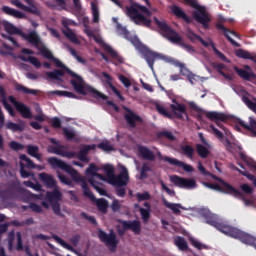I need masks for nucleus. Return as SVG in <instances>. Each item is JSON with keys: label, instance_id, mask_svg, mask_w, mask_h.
Wrapping results in <instances>:
<instances>
[{"label": "nucleus", "instance_id": "b1692460", "mask_svg": "<svg viewBox=\"0 0 256 256\" xmlns=\"http://www.w3.org/2000/svg\"><path fill=\"white\" fill-rule=\"evenodd\" d=\"M62 199H63V193L59 191L58 187L54 188L53 191L46 192V201H48V203H58Z\"/></svg>", "mask_w": 256, "mask_h": 256}, {"label": "nucleus", "instance_id": "c9c22d12", "mask_svg": "<svg viewBox=\"0 0 256 256\" xmlns=\"http://www.w3.org/2000/svg\"><path fill=\"white\" fill-rule=\"evenodd\" d=\"M15 91H20L21 93H24V95H39V90L27 88L19 83L15 84Z\"/></svg>", "mask_w": 256, "mask_h": 256}, {"label": "nucleus", "instance_id": "e2e57ef3", "mask_svg": "<svg viewBox=\"0 0 256 256\" xmlns=\"http://www.w3.org/2000/svg\"><path fill=\"white\" fill-rule=\"evenodd\" d=\"M68 51H69L70 55H72V57H75V59L78 63H82L84 65L85 59H83L81 56H79V54H77V51L73 47L68 46Z\"/></svg>", "mask_w": 256, "mask_h": 256}, {"label": "nucleus", "instance_id": "6e6552de", "mask_svg": "<svg viewBox=\"0 0 256 256\" xmlns=\"http://www.w3.org/2000/svg\"><path fill=\"white\" fill-rule=\"evenodd\" d=\"M134 47L137 51H139V53H141V55H143L146 63L148 64V67L153 69V66L155 65V59H157V57H161V54L149 50L147 46L141 43V40Z\"/></svg>", "mask_w": 256, "mask_h": 256}, {"label": "nucleus", "instance_id": "8fccbe9b", "mask_svg": "<svg viewBox=\"0 0 256 256\" xmlns=\"http://www.w3.org/2000/svg\"><path fill=\"white\" fill-rule=\"evenodd\" d=\"M196 151L199 157L202 159H206V157L209 155V149L203 146V144H196Z\"/></svg>", "mask_w": 256, "mask_h": 256}, {"label": "nucleus", "instance_id": "f03ea898", "mask_svg": "<svg viewBox=\"0 0 256 256\" xmlns=\"http://www.w3.org/2000/svg\"><path fill=\"white\" fill-rule=\"evenodd\" d=\"M154 22L158 27L161 35L164 36L165 39H168L170 43H173L174 45H179V47H182V49H185L187 53H190L192 55L193 53L197 52L193 46H191L190 44H186L185 40H183L179 33L171 28V26H169L166 21H161L157 17H154Z\"/></svg>", "mask_w": 256, "mask_h": 256}, {"label": "nucleus", "instance_id": "f3484780", "mask_svg": "<svg viewBox=\"0 0 256 256\" xmlns=\"http://www.w3.org/2000/svg\"><path fill=\"white\" fill-rule=\"evenodd\" d=\"M159 159L160 161H165L166 163H169L170 165H174L175 167H182L186 171V173H193L194 168L193 166L186 164L182 161H179L176 158H171L169 156H162L161 153H159Z\"/></svg>", "mask_w": 256, "mask_h": 256}, {"label": "nucleus", "instance_id": "cd10ccee", "mask_svg": "<svg viewBox=\"0 0 256 256\" xmlns=\"http://www.w3.org/2000/svg\"><path fill=\"white\" fill-rule=\"evenodd\" d=\"M103 77L106 79L105 83L110 87V89L113 91V93L116 94L117 97L120 98L121 101H125V98L123 95H121V92L113 85V78H111V75H109L107 72L102 73Z\"/></svg>", "mask_w": 256, "mask_h": 256}, {"label": "nucleus", "instance_id": "20e7f679", "mask_svg": "<svg viewBox=\"0 0 256 256\" xmlns=\"http://www.w3.org/2000/svg\"><path fill=\"white\" fill-rule=\"evenodd\" d=\"M185 5H189L195 9L193 11V18L197 23L203 26V29H209V24L211 23V16H209V12H207V8L205 6L199 5L197 0H184Z\"/></svg>", "mask_w": 256, "mask_h": 256}, {"label": "nucleus", "instance_id": "2eb2a0df", "mask_svg": "<svg viewBox=\"0 0 256 256\" xmlns=\"http://www.w3.org/2000/svg\"><path fill=\"white\" fill-rule=\"evenodd\" d=\"M8 101L14 105L16 111L20 113L23 119H33V113L31 112V108H29L25 103L17 101L14 96H9Z\"/></svg>", "mask_w": 256, "mask_h": 256}, {"label": "nucleus", "instance_id": "79ce46f5", "mask_svg": "<svg viewBox=\"0 0 256 256\" xmlns=\"http://www.w3.org/2000/svg\"><path fill=\"white\" fill-rule=\"evenodd\" d=\"M27 153L31 157H35L38 161H41V154H39V146L28 145Z\"/></svg>", "mask_w": 256, "mask_h": 256}, {"label": "nucleus", "instance_id": "13d9d810", "mask_svg": "<svg viewBox=\"0 0 256 256\" xmlns=\"http://www.w3.org/2000/svg\"><path fill=\"white\" fill-rule=\"evenodd\" d=\"M135 197H136L137 201L139 203H141L142 201H149L151 199V194H149V192H147V191H145L143 193L138 192L135 194Z\"/></svg>", "mask_w": 256, "mask_h": 256}, {"label": "nucleus", "instance_id": "9d476101", "mask_svg": "<svg viewBox=\"0 0 256 256\" xmlns=\"http://www.w3.org/2000/svg\"><path fill=\"white\" fill-rule=\"evenodd\" d=\"M127 17H130L136 25H143L144 27H151V20L147 19L143 14L139 13V10L135 7H126L125 11Z\"/></svg>", "mask_w": 256, "mask_h": 256}, {"label": "nucleus", "instance_id": "c85d7f7f", "mask_svg": "<svg viewBox=\"0 0 256 256\" xmlns=\"http://www.w3.org/2000/svg\"><path fill=\"white\" fill-rule=\"evenodd\" d=\"M171 12L178 19H183V21H185V23H188V24L191 23V18L188 15H186L185 11H183V9H181V7H179L177 5H173L171 7Z\"/></svg>", "mask_w": 256, "mask_h": 256}, {"label": "nucleus", "instance_id": "a211bd4d", "mask_svg": "<svg viewBox=\"0 0 256 256\" xmlns=\"http://www.w3.org/2000/svg\"><path fill=\"white\" fill-rule=\"evenodd\" d=\"M173 103L174 104H170L172 118L183 119V117H187V106L177 102V100H173Z\"/></svg>", "mask_w": 256, "mask_h": 256}, {"label": "nucleus", "instance_id": "4c0bfd02", "mask_svg": "<svg viewBox=\"0 0 256 256\" xmlns=\"http://www.w3.org/2000/svg\"><path fill=\"white\" fill-rule=\"evenodd\" d=\"M20 160L23 161L24 164V168L26 167V169H39V166L36 165L33 160H31L29 157H27V155L22 154L20 155Z\"/></svg>", "mask_w": 256, "mask_h": 256}, {"label": "nucleus", "instance_id": "69168bd1", "mask_svg": "<svg viewBox=\"0 0 256 256\" xmlns=\"http://www.w3.org/2000/svg\"><path fill=\"white\" fill-rule=\"evenodd\" d=\"M58 179H60L61 183H63L64 185H68V187H73V181L69 177L61 174V172H58Z\"/></svg>", "mask_w": 256, "mask_h": 256}, {"label": "nucleus", "instance_id": "4468645a", "mask_svg": "<svg viewBox=\"0 0 256 256\" xmlns=\"http://www.w3.org/2000/svg\"><path fill=\"white\" fill-rule=\"evenodd\" d=\"M170 181L180 189H196L197 188V181H195L194 179L183 178L178 175H173L170 177Z\"/></svg>", "mask_w": 256, "mask_h": 256}, {"label": "nucleus", "instance_id": "473e14b6", "mask_svg": "<svg viewBox=\"0 0 256 256\" xmlns=\"http://www.w3.org/2000/svg\"><path fill=\"white\" fill-rule=\"evenodd\" d=\"M138 152L140 153L141 157L146 161H155V154L149 148L145 146H140L138 148Z\"/></svg>", "mask_w": 256, "mask_h": 256}, {"label": "nucleus", "instance_id": "3c124183", "mask_svg": "<svg viewBox=\"0 0 256 256\" xmlns=\"http://www.w3.org/2000/svg\"><path fill=\"white\" fill-rule=\"evenodd\" d=\"M235 171H238V173H240V175H243L244 177H247V179H249V181H252L253 185L256 187V177L255 175L247 172V170H241L237 167H234Z\"/></svg>", "mask_w": 256, "mask_h": 256}, {"label": "nucleus", "instance_id": "864d4df0", "mask_svg": "<svg viewBox=\"0 0 256 256\" xmlns=\"http://www.w3.org/2000/svg\"><path fill=\"white\" fill-rule=\"evenodd\" d=\"M126 7H134L136 11H141V13H144V15H147V17H151V11H149L147 7L141 4L132 3L131 6H126Z\"/></svg>", "mask_w": 256, "mask_h": 256}, {"label": "nucleus", "instance_id": "49530a36", "mask_svg": "<svg viewBox=\"0 0 256 256\" xmlns=\"http://www.w3.org/2000/svg\"><path fill=\"white\" fill-rule=\"evenodd\" d=\"M183 155L188 157V159H193V156L195 155V148L191 145H184L181 147Z\"/></svg>", "mask_w": 256, "mask_h": 256}, {"label": "nucleus", "instance_id": "39448f33", "mask_svg": "<svg viewBox=\"0 0 256 256\" xmlns=\"http://www.w3.org/2000/svg\"><path fill=\"white\" fill-rule=\"evenodd\" d=\"M104 171L110 185H113V187H127V183H129V172L127 168H123L118 175H115V168L107 164L104 166Z\"/></svg>", "mask_w": 256, "mask_h": 256}, {"label": "nucleus", "instance_id": "0eeeda50", "mask_svg": "<svg viewBox=\"0 0 256 256\" xmlns=\"http://www.w3.org/2000/svg\"><path fill=\"white\" fill-rule=\"evenodd\" d=\"M186 37L191 41V43H195L196 41H199L203 47H211L217 56L218 59H221V61H224V63H231V60L225 56L217 47L215 46V43L213 41L207 42L205 41L201 36L197 35L191 28H187L186 30Z\"/></svg>", "mask_w": 256, "mask_h": 256}, {"label": "nucleus", "instance_id": "4be33fe9", "mask_svg": "<svg viewBox=\"0 0 256 256\" xmlns=\"http://www.w3.org/2000/svg\"><path fill=\"white\" fill-rule=\"evenodd\" d=\"M206 117L210 121H214V123L217 125V127H220V129H223V124H221L219 121L225 122L227 120V115L221 112H208Z\"/></svg>", "mask_w": 256, "mask_h": 256}, {"label": "nucleus", "instance_id": "1a4fd4ad", "mask_svg": "<svg viewBox=\"0 0 256 256\" xmlns=\"http://www.w3.org/2000/svg\"><path fill=\"white\" fill-rule=\"evenodd\" d=\"M99 171V168L95 163H92L89 165V167L86 169V175H91V178L88 179V183H90L91 187L99 193V195L107 196V190L102 188L97 180H95V174Z\"/></svg>", "mask_w": 256, "mask_h": 256}, {"label": "nucleus", "instance_id": "a878e982", "mask_svg": "<svg viewBox=\"0 0 256 256\" xmlns=\"http://www.w3.org/2000/svg\"><path fill=\"white\" fill-rule=\"evenodd\" d=\"M2 13L5 15H9L10 17H15V19H27V15L25 13L16 10L14 8H11L9 6H2L1 8Z\"/></svg>", "mask_w": 256, "mask_h": 256}, {"label": "nucleus", "instance_id": "680f3d73", "mask_svg": "<svg viewBox=\"0 0 256 256\" xmlns=\"http://www.w3.org/2000/svg\"><path fill=\"white\" fill-rule=\"evenodd\" d=\"M20 175L22 179H29V177H33V173L25 170V164L20 162Z\"/></svg>", "mask_w": 256, "mask_h": 256}, {"label": "nucleus", "instance_id": "603ef678", "mask_svg": "<svg viewBox=\"0 0 256 256\" xmlns=\"http://www.w3.org/2000/svg\"><path fill=\"white\" fill-rule=\"evenodd\" d=\"M203 186L207 187L208 189H212L213 191H220V193H225V186H221L219 184L203 182Z\"/></svg>", "mask_w": 256, "mask_h": 256}, {"label": "nucleus", "instance_id": "9b49d317", "mask_svg": "<svg viewBox=\"0 0 256 256\" xmlns=\"http://www.w3.org/2000/svg\"><path fill=\"white\" fill-rule=\"evenodd\" d=\"M24 2L27 3L28 6L21 3V1L19 0H11L10 3L15 7H18V9L25 11L26 13H30L31 15H36L37 17H41V10L35 4V0H24Z\"/></svg>", "mask_w": 256, "mask_h": 256}, {"label": "nucleus", "instance_id": "58836bf2", "mask_svg": "<svg viewBox=\"0 0 256 256\" xmlns=\"http://www.w3.org/2000/svg\"><path fill=\"white\" fill-rule=\"evenodd\" d=\"M155 109L159 113V115H162V117H166V119H173V114L165 109V107L159 103L155 104Z\"/></svg>", "mask_w": 256, "mask_h": 256}, {"label": "nucleus", "instance_id": "2f4dec72", "mask_svg": "<svg viewBox=\"0 0 256 256\" xmlns=\"http://www.w3.org/2000/svg\"><path fill=\"white\" fill-rule=\"evenodd\" d=\"M143 206L146 207V209L140 208L139 212L142 217L143 223H148L149 219L151 218V204L149 202H145Z\"/></svg>", "mask_w": 256, "mask_h": 256}, {"label": "nucleus", "instance_id": "774afa93", "mask_svg": "<svg viewBox=\"0 0 256 256\" xmlns=\"http://www.w3.org/2000/svg\"><path fill=\"white\" fill-rule=\"evenodd\" d=\"M243 102L248 107V109L253 111V113H256V103L255 102H253L251 99H249V97H244Z\"/></svg>", "mask_w": 256, "mask_h": 256}, {"label": "nucleus", "instance_id": "bf43d9fd", "mask_svg": "<svg viewBox=\"0 0 256 256\" xmlns=\"http://www.w3.org/2000/svg\"><path fill=\"white\" fill-rule=\"evenodd\" d=\"M97 147L98 149H101L102 151H106L107 153H109V151H115V148L113 147V145H111V143H109L108 141L99 143Z\"/></svg>", "mask_w": 256, "mask_h": 256}, {"label": "nucleus", "instance_id": "e433bc0d", "mask_svg": "<svg viewBox=\"0 0 256 256\" xmlns=\"http://www.w3.org/2000/svg\"><path fill=\"white\" fill-rule=\"evenodd\" d=\"M104 50L110 55V57H112V59H116L118 63H123L124 61L123 57L119 55V53H117V51H115L111 46H109L108 44H105Z\"/></svg>", "mask_w": 256, "mask_h": 256}, {"label": "nucleus", "instance_id": "393cba45", "mask_svg": "<svg viewBox=\"0 0 256 256\" xmlns=\"http://www.w3.org/2000/svg\"><path fill=\"white\" fill-rule=\"evenodd\" d=\"M96 145H84V147L77 153V156L79 161H83L84 163H89V157L87 155L90 151H93L96 149Z\"/></svg>", "mask_w": 256, "mask_h": 256}, {"label": "nucleus", "instance_id": "72a5a7b5", "mask_svg": "<svg viewBox=\"0 0 256 256\" xmlns=\"http://www.w3.org/2000/svg\"><path fill=\"white\" fill-rule=\"evenodd\" d=\"M162 203L164 206L167 207V209H170L174 213V215H181L180 209H183V206H181V204L171 203L165 198L162 199Z\"/></svg>", "mask_w": 256, "mask_h": 256}, {"label": "nucleus", "instance_id": "ea45409f", "mask_svg": "<svg viewBox=\"0 0 256 256\" xmlns=\"http://www.w3.org/2000/svg\"><path fill=\"white\" fill-rule=\"evenodd\" d=\"M176 247L180 249V251H188L189 245L187 244V241H185V238L178 236L174 241Z\"/></svg>", "mask_w": 256, "mask_h": 256}, {"label": "nucleus", "instance_id": "bb28decb", "mask_svg": "<svg viewBox=\"0 0 256 256\" xmlns=\"http://www.w3.org/2000/svg\"><path fill=\"white\" fill-rule=\"evenodd\" d=\"M39 179L46 185L47 189H55L57 187V182L53 176L47 173H40Z\"/></svg>", "mask_w": 256, "mask_h": 256}, {"label": "nucleus", "instance_id": "f704fd0d", "mask_svg": "<svg viewBox=\"0 0 256 256\" xmlns=\"http://www.w3.org/2000/svg\"><path fill=\"white\" fill-rule=\"evenodd\" d=\"M235 55L239 59H249L250 61H253V63H256V55H251L247 50L238 49L235 51Z\"/></svg>", "mask_w": 256, "mask_h": 256}, {"label": "nucleus", "instance_id": "dca6fc26", "mask_svg": "<svg viewBox=\"0 0 256 256\" xmlns=\"http://www.w3.org/2000/svg\"><path fill=\"white\" fill-rule=\"evenodd\" d=\"M207 177H211L212 179H214V181H218L219 183H221V185L224 187L225 193H227L228 195H233L234 197H243V193L239 191V189H236L231 184L225 182L223 179L219 178L217 175H214L210 172V174H208Z\"/></svg>", "mask_w": 256, "mask_h": 256}, {"label": "nucleus", "instance_id": "412c9836", "mask_svg": "<svg viewBox=\"0 0 256 256\" xmlns=\"http://www.w3.org/2000/svg\"><path fill=\"white\" fill-rule=\"evenodd\" d=\"M117 33L122 35L124 39H127V41H130L134 47L140 41L137 36L131 35V32H129V30H127V28L123 27L121 24H117Z\"/></svg>", "mask_w": 256, "mask_h": 256}, {"label": "nucleus", "instance_id": "09e8293b", "mask_svg": "<svg viewBox=\"0 0 256 256\" xmlns=\"http://www.w3.org/2000/svg\"><path fill=\"white\" fill-rule=\"evenodd\" d=\"M4 28H5V31L9 33V35H21L22 33L21 29L15 27V25L11 23L5 24Z\"/></svg>", "mask_w": 256, "mask_h": 256}, {"label": "nucleus", "instance_id": "338daca9", "mask_svg": "<svg viewBox=\"0 0 256 256\" xmlns=\"http://www.w3.org/2000/svg\"><path fill=\"white\" fill-rule=\"evenodd\" d=\"M63 135L66 137V141H73L75 139V132L69 130L67 127L62 128Z\"/></svg>", "mask_w": 256, "mask_h": 256}, {"label": "nucleus", "instance_id": "6ab92c4d", "mask_svg": "<svg viewBox=\"0 0 256 256\" xmlns=\"http://www.w3.org/2000/svg\"><path fill=\"white\" fill-rule=\"evenodd\" d=\"M124 231H133L135 235H141V221L133 220V221H127L122 220L120 221Z\"/></svg>", "mask_w": 256, "mask_h": 256}, {"label": "nucleus", "instance_id": "4d7b16f0", "mask_svg": "<svg viewBox=\"0 0 256 256\" xmlns=\"http://www.w3.org/2000/svg\"><path fill=\"white\" fill-rule=\"evenodd\" d=\"M157 137H164L165 139H168V141H175V135H173V132L167 130L158 132Z\"/></svg>", "mask_w": 256, "mask_h": 256}, {"label": "nucleus", "instance_id": "de8ad7c7", "mask_svg": "<svg viewBox=\"0 0 256 256\" xmlns=\"http://www.w3.org/2000/svg\"><path fill=\"white\" fill-rule=\"evenodd\" d=\"M47 77L49 79H54L55 81H61V77L65 75V72L63 70H54L52 72L46 73Z\"/></svg>", "mask_w": 256, "mask_h": 256}, {"label": "nucleus", "instance_id": "aec40b11", "mask_svg": "<svg viewBox=\"0 0 256 256\" xmlns=\"http://www.w3.org/2000/svg\"><path fill=\"white\" fill-rule=\"evenodd\" d=\"M216 29H218L219 31H222L224 33V36L229 41V43H231V45H233L234 47L241 46V45H239V43H237L235 40H233V38H231V36H229V34L234 35V37H237L239 39V34H237V32L229 30V28H226L221 23L216 24Z\"/></svg>", "mask_w": 256, "mask_h": 256}, {"label": "nucleus", "instance_id": "7c9ffc66", "mask_svg": "<svg viewBox=\"0 0 256 256\" xmlns=\"http://www.w3.org/2000/svg\"><path fill=\"white\" fill-rule=\"evenodd\" d=\"M5 128L8 131H12V133H17V132H21V131H25V122L21 121L20 124L8 121L5 124Z\"/></svg>", "mask_w": 256, "mask_h": 256}, {"label": "nucleus", "instance_id": "c03bdc74", "mask_svg": "<svg viewBox=\"0 0 256 256\" xmlns=\"http://www.w3.org/2000/svg\"><path fill=\"white\" fill-rule=\"evenodd\" d=\"M53 239L55 241H57L59 243V245L64 247V249H67L68 251H71L72 253H77V250H75V248H73V246H71L69 243L65 242V240H63L61 237L54 235Z\"/></svg>", "mask_w": 256, "mask_h": 256}, {"label": "nucleus", "instance_id": "6e6d98bb", "mask_svg": "<svg viewBox=\"0 0 256 256\" xmlns=\"http://www.w3.org/2000/svg\"><path fill=\"white\" fill-rule=\"evenodd\" d=\"M149 171H151V164L149 162L143 163L140 170L141 179H147V173H149Z\"/></svg>", "mask_w": 256, "mask_h": 256}, {"label": "nucleus", "instance_id": "a18cd8bd", "mask_svg": "<svg viewBox=\"0 0 256 256\" xmlns=\"http://www.w3.org/2000/svg\"><path fill=\"white\" fill-rule=\"evenodd\" d=\"M26 41H28V43H31L32 45H35V47H37V45L41 43V39L39 38V35H37V33L35 32L29 33L26 36Z\"/></svg>", "mask_w": 256, "mask_h": 256}, {"label": "nucleus", "instance_id": "f8f14e48", "mask_svg": "<svg viewBox=\"0 0 256 256\" xmlns=\"http://www.w3.org/2000/svg\"><path fill=\"white\" fill-rule=\"evenodd\" d=\"M98 239L101 243H105L107 247H113V249L119 245V239H117V234H115V231L113 230H110V233L107 234L105 231L99 229Z\"/></svg>", "mask_w": 256, "mask_h": 256}, {"label": "nucleus", "instance_id": "423d86ee", "mask_svg": "<svg viewBox=\"0 0 256 256\" xmlns=\"http://www.w3.org/2000/svg\"><path fill=\"white\" fill-rule=\"evenodd\" d=\"M16 193H20V195L27 197V199H41V195L33 194L31 191L21 187V182L17 179L10 181L4 190V194L11 199L15 197Z\"/></svg>", "mask_w": 256, "mask_h": 256}, {"label": "nucleus", "instance_id": "a19ab883", "mask_svg": "<svg viewBox=\"0 0 256 256\" xmlns=\"http://www.w3.org/2000/svg\"><path fill=\"white\" fill-rule=\"evenodd\" d=\"M20 59L25 63H31V65H34V67H36V69H39L41 67V62L35 56H29V57L20 56Z\"/></svg>", "mask_w": 256, "mask_h": 256}, {"label": "nucleus", "instance_id": "7ed1b4c3", "mask_svg": "<svg viewBox=\"0 0 256 256\" xmlns=\"http://www.w3.org/2000/svg\"><path fill=\"white\" fill-rule=\"evenodd\" d=\"M66 72L69 74L70 77L74 78L70 81V83L74 90L80 95H92L93 97H95V99H102L103 101H107V99H109L107 95L97 91V89L91 86H84L83 78L77 73L73 72L71 69L67 68Z\"/></svg>", "mask_w": 256, "mask_h": 256}, {"label": "nucleus", "instance_id": "052dcab7", "mask_svg": "<svg viewBox=\"0 0 256 256\" xmlns=\"http://www.w3.org/2000/svg\"><path fill=\"white\" fill-rule=\"evenodd\" d=\"M53 213H55L58 217H65V214L61 213V204L59 202L50 203Z\"/></svg>", "mask_w": 256, "mask_h": 256}, {"label": "nucleus", "instance_id": "ddd939ff", "mask_svg": "<svg viewBox=\"0 0 256 256\" xmlns=\"http://www.w3.org/2000/svg\"><path fill=\"white\" fill-rule=\"evenodd\" d=\"M122 109L125 111L124 119L128 127H130L131 129H135V127H137L139 123H143V118H141L139 114L134 113V111L131 110V108L127 106H123Z\"/></svg>", "mask_w": 256, "mask_h": 256}, {"label": "nucleus", "instance_id": "c756f323", "mask_svg": "<svg viewBox=\"0 0 256 256\" xmlns=\"http://www.w3.org/2000/svg\"><path fill=\"white\" fill-rule=\"evenodd\" d=\"M233 69L241 79H244V81H251V79H255V73L253 72H248L247 70L237 66H234Z\"/></svg>", "mask_w": 256, "mask_h": 256}, {"label": "nucleus", "instance_id": "5701e85b", "mask_svg": "<svg viewBox=\"0 0 256 256\" xmlns=\"http://www.w3.org/2000/svg\"><path fill=\"white\" fill-rule=\"evenodd\" d=\"M63 26L64 29H62V33L64 37H66V39H69L70 42L74 45H81V41H79V38H77V34H75V32L71 28H69V26L65 24V22H63Z\"/></svg>", "mask_w": 256, "mask_h": 256}, {"label": "nucleus", "instance_id": "5fc2aeb1", "mask_svg": "<svg viewBox=\"0 0 256 256\" xmlns=\"http://www.w3.org/2000/svg\"><path fill=\"white\" fill-rule=\"evenodd\" d=\"M63 149H65V146L63 145L49 146L47 151L48 153H53L54 155H60L62 157Z\"/></svg>", "mask_w": 256, "mask_h": 256}, {"label": "nucleus", "instance_id": "0e129e2a", "mask_svg": "<svg viewBox=\"0 0 256 256\" xmlns=\"http://www.w3.org/2000/svg\"><path fill=\"white\" fill-rule=\"evenodd\" d=\"M9 147L10 149H12V151H23V149H25V146L15 140L11 141L9 143Z\"/></svg>", "mask_w": 256, "mask_h": 256}, {"label": "nucleus", "instance_id": "f257e3e1", "mask_svg": "<svg viewBox=\"0 0 256 256\" xmlns=\"http://www.w3.org/2000/svg\"><path fill=\"white\" fill-rule=\"evenodd\" d=\"M48 163L51 165L52 169H62V171L68 173L71 179H73V181L76 183L81 182L84 197H88L90 201L96 203L97 209H99L102 213H107V207H109V203L104 198L97 199L95 197L93 192H91V189H89L87 182L81 178V175H79V172H77L73 166L66 164L65 161L59 160L57 157L48 158Z\"/></svg>", "mask_w": 256, "mask_h": 256}, {"label": "nucleus", "instance_id": "37998d69", "mask_svg": "<svg viewBox=\"0 0 256 256\" xmlns=\"http://www.w3.org/2000/svg\"><path fill=\"white\" fill-rule=\"evenodd\" d=\"M249 125L245 123L243 120H239L238 124H240L243 129H246L247 131H254L256 129V120L253 118H249Z\"/></svg>", "mask_w": 256, "mask_h": 256}]
</instances>
